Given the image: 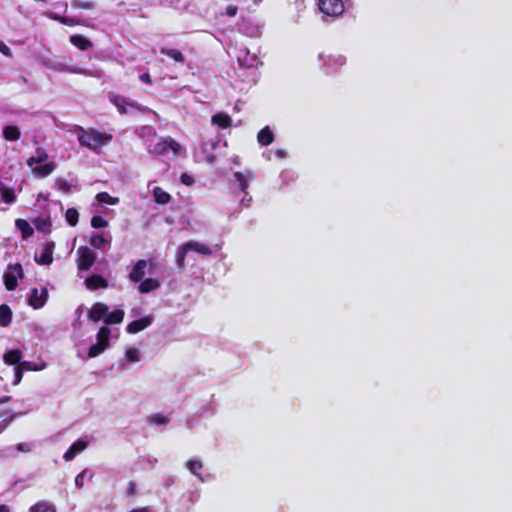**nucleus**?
<instances>
[{"label":"nucleus","instance_id":"1","mask_svg":"<svg viewBox=\"0 0 512 512\" xmlns=\"http://www.w3.org/2000/svg\"><path fill=\"white\" fill-rule=\"evenodd\" d=\"M75 132L80 146L86 147L97 154L101 152L103 146L108 145L113 139L112 134L100 132L95 128L86 129L82 126H76Z\"/></svg>","mask_w":512,"mask_h":512},{"label":"nucleus","instance_id":"2","mask_svg":"<svg viewBox=\"0 0 512 512\" xmlns=\"http://www.w3.org/2000/svg\"><path fill=\"white\" fill-rule=\"evenodd\" d=\"M109 101L117 108L120 114H127L130 109L139 111L141 113H149L150 108L139 104L136 101L130 100L125 96L110 93Z\"/></svg>","mask_w":512,"mask_h":512},{"label":"nucleus","instance_id":"3","mask_svg":"<svg viewBox=\"0 0 512 512\" xmlns=\"http://www.w3.org/2000/svg\"><path fill=\"white\" fill-rule=\"evenodd\" d=\"M111 330L108 326H102L97 332V342L88 349V357L95 358L102 354L110 346Z\"/></svg>","mask_w":512,"mask_h":512},{"label":"nucleus","instance_id":"4","mask_svg":"<svg viewBox=\"0 0 512 512\" xmlns=\"http://www.w3.org/2000/svg\"><path fill=\"white\" fill-rule=\"evenodd\" d=\"M78 258L76 260L79 271H88L96 261V253L86 246H81L77 251Z\"/></svg>","mask_w":512,"mask_h":512},{"label":"nucleus","instance_id":"5","mask_svg":"<svg viewBox=\"0 0 512 512\" xmlns=\"http://www.w3.org/2000/svg\"><path fill=\"white\" fill-rule=\"evenodd\" d=\"M24 272L22 265L17 263L14 265H9L8 270L4 273V284L8 291H13L16 289L18 283V278H23Z\"/></svg>","mask_w":512,"mask_h":512},{"label":"nucleus","instance_id":"6","mask_svg":"<svg viewBox=\"0 0 512 512\" xmlns=\"http://www.w3.org/2000/svg\"><path fill=\"white\" fill-rule=\"evenodd\" d=\"M319 10L332 17H338L344 12V3L342 0H318Z\"/></svg>","mask_w":512,"mask_h":512},{"label":"nucleus","instance_id":"7","mask_svg":"<svg viewBox=\"0 0 512 512\" xmlns=\"http://www.w3.org/2000/svg\"><path fill=\"white\" fill-rule=\"evenodd\" d=\"M109 308L105 303L95 302L91 308L88 310V319L92 322H99L101 320L104 321V318L107 315Z\"/></svg>","mask_w":512,"mask_h":512},{"label":"nucleus","instance_id":"8","mask_svg":"<svg viewBox=\"0 0 512 512\" xmlns=\"http://www.w3.org/2000/svg\"><path fill=\"white\" fill-rule=\"evenodd\" d=\"M55 249V242L48 241L43 248V251L40 256L35 254L34 261L38 265H50L53 262V253Z\"/></svg>","mask_w":512,"mask_h":512},{"label":"nucleus","instance_id":"9","mask_svg":"<svg viewBox=\"0 0 512 512\" xmlns=\"http://www.w3.org/2000/svg\"><path fill=\"white\" fill-rule=\"evenodd\" d=\"M48 299V290L46 288H42L41 292L38 291L37 288H34L31 291L28 303L34 309L42 308Z\"/></svg>","mask_w":512,"mask_h":512},{"label":"nucleus","instance_id":"10","mask_svg":"<svg viewBox=\"0 0 512 512\" xmlns=\"http://www.w3.org/2000/svg\"><path fill=\"white\" fill-rule=\"evenodd\" d=\"M152 322H153L152 316L142 317L140 319L130 322L126 327V331L129 334H136V333L146 329L147 327H149L152 324Z\"/></svg>","mask_w":512,"mask_h":512},{"label":"nucleus","instance_id":"11","mask_svg":"<svg viewBox=\"0 0 512 512\" xmlns=\"http://www.w3.org/2000/svg\"><path fill=\"white\" fill-rule=\"evenodd\" d=\"M46 15H47L48 18H50L52 20H55V21H58L61 24L66 25V26H70V27H73V26H83L84 23H85L84 19L74 18V17H66V16H62V15H59V14L54 13V12H48Z\"/></svg>","mask_w":512,"mask_h":512},{"label":"nucleus","instance_id":"12","mask_svg":"<svg viewBox=\"0 0 512 512\" xmlns=\"http://www.w3.org/2000/svg\"><path fill=\"white\" fill-rule=\"evenodd\" d=\"M86 288L92 291L108 287V280L98 274H93L85 280Z\"/></svg>","mask_w":512,"mask_h":512},{"label":"nucleus","instance_id":"13","mask_svg":"<svg viewBox=\"0 0 512 512\" xmlns=\"http://www.w3.org/2000/svg\"><path fill=\"white\" fill-rule=\"evenodd\" d=\"M147 261L140 259L136 262L131 272L129 273V279L133 283H139L146 273Z\"/></svg>","mask_w":512,"mask_h":512},{"label":"nucleus","instance_id":"14","mask_svg":"<svg viewBox=\"0 0 512 512\" xmlns=\"http://www.w3.org/2000/svg\"><path fill=\"white\" fill-rule=\"evenodd\" d=\"M321 58L323 59L325 65L330 68L336 70L337 67H341L346 63V58L342 56L341 54H327L321 55Z\"/></svg>","mask_w":512,"mask_h":512},{"label":"nucleus","instance_id":"15","mask_svg":"<svg viewBox=\"0 0 512 512\" xmlns=\"http://www.w3.org/2000/svg\"><path fill=\"white\" fill-rule=\"evenodd\" d=\"M87 442L84 440L75 441L69 449L64 453L63 458L65 461H71L75 456L87 448Z\"/></svg>","mask_w":512,"mask_h":512},{"label":"nucleus","instance_id":"16","mask_svg":"<svg viewBox=\"0 0 512 512\" xmlns=\"http://www.w3.org/2000/svg\"><path fill=\"white\" fill-rule=\"evenodd\" d=\"M69 40L80 51H87L93 47V43L87 37L80 34L70 36Z\"/></svg>","mask_w":512,"mask_h":512},{"label":"nucleus","instance_id":"17","mask_svg":"<svg viewBox=\"0 0 512 512\" xmlns=\"http://www.w3.org/2000/svg\"><path fill=\"white\" fill-rule=\"evenodd\" d=\"M211 122L213 125H216L222 129L230 128L232 125L231 117L227 113H224V112H219V113H216L215 115H213L211 118Z\"/></svg>","mask_w":512,"mask_h":512},{"label":"nucleus","instance_id":"18","mask_svg":"<svg viewBox=\"0 0 512 512\" xmlns=\"http://www.w3.org/2000/svg\"><path fill=\"white\" fill-rule=\"evenodd\" d=\"M33 223L35 228L43 234H50L52 232V222L49 216L37 217L33 220Z\"/></svg>","mask_w":512,"mask_h":512},{"label":"nucleus","instance_id":"19","mask_svg":"<svg viewBox=\"0 0 512 512\" xmlns=\"http://www.w3.org/2000/svg\"><path fill=\"white\" fill-rule=\"evenodd\" d=\"M31 169L36 176L44 178L49 176L56 169V165L54 162H48L40 166L34 165Z\"/></svg>","mask_w":512,"mask_h":512},{"label":"nucleus","instance_id":"20","mask_svg":"<svg viewBox=\"0 0 512 512\" xmlns=\"http://www.w3.org/2000/svg\"><path fill=\"white\" fill-rule=\"evenodd\" d=\"M15 226L20 230L21 236L25 240L32 237L34 234V229L30 225V223L25 219H16Z\"/></svg>","mask_w":512,"mask_h":512},{"label":"nucleus","instance_id":"21","mask_svg":"<svg viewBox=\"0 0 512 512\" xmlns=\"http://www.w3.org/2000/svg\"><path fill=\"white\" fill-rule=\"evenodd\" d=\"M23 357V354L21 350L19 349H13L7 351L4 356L3 360L7 365H15L18 366L21 363V359Z\"/></svg>","mask_w":512,"mask_h":512},{"label":"nucleus","instance_id":"22","mask_svg":"<svg viewBox=\"0 0 512 512\" xmlns=\"http://www.w3.org/2000/svg\"><path fill=\"white\" fill-rule=\"evenodd\" d=\"M257 140L262 146H268L274 141V134L269 126L262 128L258 132Z\"/></svg>","mask_w":512,"mask_h":512},{"label":"nucleus","instance_id":"23","mask_svg":"<svg viewBox=\"0 0 512 512\" xmlns=\"http://www.w3.org/2000/svg\"><path fill=\"white\" fill-rule=\"evenodd\" d=\"M159 287H160V283L157 279L147 278L144 280L142 279L140 281V285H139L138 289L142 294H147L149 292H152V291L158 289Z\"/></svg>","mask_w":512,"mask_h":512},{"label":"nucleus","instance_id":"24","mask_svg":"<svg viewBox=\"0 0 512 512\" xmlns=\"http://www.w3.org/2000/svg\"><path fill=\"white\" fill-rule=\"evenodd\" d=\"M124 310L122 309H115L112 312H107L106 317L104 318L105 326L112 325V324H120L124 319Z\"/></svg>","mask_w":512,"mask_h":512},{"label":"nucleus","instance_id":"25","mask_svg":"<svg viewBox=\"0 0 512 512\" xmlns=\"http://www.w3.org/2000/svg\"><path fill=\"white\" fill-rule=\"evenodd\" d=\"M48 159V154L44 148L38 147L36 149V155L31 156L27 159L26 164L33 168L34 165L45 162Z\"/></svg>","mask_w":512,"mask_h":512},{"label":"nucleus","instance_id":"26","mask_svg":"<svg viewBox=\"0 0 512 512\" xmlns=\"http://www.w3.org/2000/svg\"><path fill=\"white\" fill-rule=\"evenodd\" d=\"M186 245V249H188L189 251H195L201 255H211L212 254V250L210 249V247H208L207 245L205 244H202L200 242H197V241H188L185 243Z\"/></svg>","mask_w":512,"mask_h":512},{"label":"nucleus","instance_id":"27","mask_svg":"<svg viewBox=\"0 0 512 512\" xmlns=\"http://www.w3.org/2000/svg\"><path fill=\"white\" fill-rule=\"evenodd\" d=\"M234 178L238 182V186L241 192H246L249 186V179H254L255 175L252 172L248 174H244L242 172H235Z\"/></svg>","mask_w":512,"mask_h":512},{"label":"nucleus","instance_id":"28","mask_svg":"<svg viewBox=\"0 0 512 512\" xmlns=\"http://www.w3.org/2000/svg\"><path fill=\"white\" fill-rule=\"evenodd\" d=\"M13 313L7 304L0 305V326L7 327L12 322Z\"/></svg>","mask_w":512,"mask_h":512},{"label":"nucleus","instance_id":"29","mask_svg":"<svg viewBox=\"0 0 512 512\" xmlns=\"http://www.w3.org/2000/svg\"><path fill=\"white\" fill-rule=\"evenodd\" d=\"M187 469L196 477H198L201 481H203L202 477V469L203 463L198 459H189L186 463Z\"/></svg>","mask_w":512,"mask_h":512},{"label":"nucleus","instance_id":"30","mask_svg":"<svg viewBox=\"0 0 512 512\" xmlns=\"http://www.w3.org/2000/svg\"><path fill=\"white\" fill-rule=\"evenodd\" d=\"M153 197L155 202L161 205H165L171 200V195L159 186L153 189Z\"/></svg>","mask_w":512,"mask_h":512},{"label":"nucleus","instance_id":"31","mask_svg":"<svg viewBox=\"0 0 512 512\" xmlns=\"http://www.w3.org/2000/svg\"><path fill=\"white\" fill-rule=\"evenodd\" d=\"M3 137L7 141H17L21 137V132L17 126L7 125L3 129Z\"/></svg>","mask_w":512,"mask_h":512},{"label":"nucleus","instance_id":"32","mask_svg":"<svg viewBox=\"0 0 512 512\" xmlns=\"http://www.w3.org/2000/svg\"><path fill=\"white\" fill-rule=\"evenodd\" d=\"M0 193H1L2 200L5 203L10 204V203H13L16 201V194L12 187H7L6 185L1 184L0 185Z\"/></svg>","mask_w":512,"mask_h":512},{"label":"nucleus","instance_id":"33","mask_svg":"<svg viewBox=\"0 0 512 512\" xmlns=\"http://www.w3.org/2000/svg\"><path fill=\"white\" fill-rule=\"evenodd\" d=\"M160 53L174 59L176 62H179V63L185 62L184 55L177 49H170V48L162 47L160 49Z\"/></svg>","mask_w":512,"mask_h":512},{"label":"nucleus","instance_id":"34","mask_svg":"<svg viewBox=\"0 0 512 512\" xmlns=\"http://www.w3.org/2000/svg\"><path fill=\"white\" fill-rule=\"evenodd\" d=\"M89 242L95 249H101L106 244H109V240L101 233L92 235Z\"/></svg>","mask_w":512,"mask_h":512},{"label":"nucleus","instance_id":"35","mask_svg":"<svg viewBox=\"0 0 512 512\" xmlns=\"http://www.w3.org/2000/svg\"><path fill=\"white\" fill-rule=\"evenodd\" d=\"M30 512H56V509L48 502L39 501L30 507Z\"/></svg>","mask_w":512,"mask_h":512},{"label":"nucleus","instance_id":"36","mask_svg":"<svg viewBox=\"0 0 512 512\" xmlns=\"http://www.w3.org/2000/svg\"><path fill=\"white\" fill-rule=\"evenodd\" d=\"M149 422L161 426L168 424L170 422V418L162 413H155L149 416Z\"/></svg>","mask_w":512,"mask_h":512},{"label":"nucleus","instance_id":"37","mask_svg":"<svg viewBox=\"0 0 512 512\" xmlns=\"http://www.w3.org/2000/svg\"><path fill=\"white\" fill-rule=\"evenodd\" d=\"M65 218H66L67 223L70 226L74 227L78 223L79 213L75 208H69V209H67V211L65 213Z\"/></svg>","mask_w":512,"mask_h":512},{"label":"nucleus","instance_id":"38","mask_svg":"<svg viewBox=\"0 0 512 512\" xmlns=\"http://www.w3.org/2000/svg\"><path fill=\"white\" fill-rule=\"evenodd\" d=\"M169 150L168 147V137L162 138L158 143L154 146V153L157 155H164Z\"/></svg>","mask_w":512,"mask_h":512},{"label":"nucleus","instance_id":"39","mask_svg":"<svg viewBox=\"0 0 512 512\" xmlns=\"http://www.w3.org/2000/svg\"><path fill=\"white\" fill-rule=\"evenodd\" d=\"M96 199L98 202L100 203H105V204H110V205H114L117 203L118 199L117 198H114L112 197L109 193L107 192H100L96 195Z\"/></svg>","mask_w":512,"mask_h":512},{"label":"nucleus","instance_id":"40","mask_svg":"<svg viewBox=\"0 0 512 512\" xmlns=\"http://www.w3.org/2000/svg\"><path fill=\"white\" fill-rule=\"evenodd\" d=\"M91 226L95 229L104 228L108 226V222L102 216L95 215L91 218Z\"/></svg>","mask_w":512,"mask_h":512},{"label":"nucleus","instance_id":"41","mask_svg":"<svg viewBox=\"0 0 512 512\" xmlns=\"http://www.w3.org/2000/svg\"><path fill=\"white\" fill-rule=\"evenodd\" d=\"M168 147L173 151L174 155H180L182 152L181 145L171 137H168Z\"/></svg>","mask_w":512,"mask_h":512},{"label":"nucleus","instance_id":"42","mask_svg":"<svg viewBox=\"0 0 512 512\" xmlns=\"http://www.w3.org/2000/svg\"><path fill=\"white\" fill-rule=\"evenodd\" d=\"M189 252L188 249H186L185 243L181 246L180 250L178 251L176 261L178 266H182L185 261L186 254Z\"/></svg>","mask_w":512,"mask_h":512},{"label":"nucleus","instance_id":"43","mask_svg":"<svg viewBox=\"0 0 512 512\" xmlns=\"http://www.w3.org/2000/svg\"><path fill=\"white\" fill-rule=\"evenodd\" d=\"M125 356L128 361L136 362L139 360V351L136 348H130L126 351Z\"/></svg>","mask_w":512,"mask_h":512},{"label":"nucleus","instance_id":"44","mask_svg":"<svg viewBox=\"0 0 512 512\" xmlns=\"http://www.w3.org/2000/svg\"><path fill=\"white\" fill-rule=\"evenodd\" d=\"M20 366L24 369V371H38L41 368H38L34 362L31 361H21Z\"/></svg>","mask_w":512,"mask_h":512},{"label":"nucleus","instance_id":"45","mask_svg":"<svg viewBox=\"0 0 512 512\" xmlns=\"http://www.w3.org/2000/svg\"><path fill=\"white\" fill-rule=\"evenodd\" d=\"M23 373H24V369L20 366V364L15 367L14 384H19L21 382Z\"/></svg>","mask_w":512,"mask_h":512},{"label":"nucleus","instance_id":"46","mask_svg":"<svg viewBox=\"0 0 512 512\" xmlns=\"http://www.w3.org/2000/svg\"><path fill=\"white\" fill-rule=\"evenodd\" d=\"M238 13V7L236 5H229L226 7L225 12L222 15H226L228 17H234Z\"/></svg>","mask_w":512,"mask_h":512},{"label":"nucleus","instance_id":"47","mask_svg":"<svg viewBox=\"0 0 512 512\" xmlns=\"http://www.w3.org/2000/svg\"><path fill=\"white\" fill-rule=\"evenodd\" d=\"M180 180L186 186H191L194 183V178L186 173L181 175Z\"/></svg>","mask_w":512,"mask_h":512},{"label":"nucleus","instance_id":"48","mask_svg":"<svg viewBox=\"0 0 512 512\" xmlns=\"http://www.w3.org/2000/svg\"><path fill=\"white\" fill-rule=\"evenodd\" d=\"M0 52L4 56H8L9 57V56L12 55L10 48L1 40H0Z\"/></svg>","mask_w":512,"mask_h":512},{"label":"nucleus","instance_id":"49","mask_svg":"<svg viewBox=\"0 0 512 512\" xmlns=\"http://www.w3.org/2000/svg\"><path fill=\"white\" fill-rule=\"evenodd\" d=\"M139 79L141 82H143L144 84H148V85H151L153 82H152V79H151V76L149 73H143L139 76Z\"/></svg>","mask_w":512,"mask_h":512},{"label":"nucleus","instance_id":"50","mask_svg":"<svg viewBox=\"0 0 512 512\" xmlns=\"http://www.w3.org/2000/svg\"><path fill=\"white\" fill-rule=\"evenodd\" d=\"M75 484L77 487L81 488L84 485V472L78 474L75 478Z\"/></svg>","mask_w":512,"mask_h":512},{"label":"nucleus","instance_id":"51","mask_svg":"<svg viewBox=\"0 0 512 512\" xmlns=\"http://www.w3.org/2000/svg\"><path fill=\"white\" fill-rule=\"evenodd\" d=\"M136 493V484L133 481H130L127 488V495L133 496Z\"/></svg>","mask_w":512,"mask_h":512},{"label":"nucleus","instance_id":"52","mask_svg":"<svg viewBox=\"0 0 512 512\" xmlns=\"http://www.w3.org/2000/svg\"><path fill=\"white\" fill-rule=\"evenodd\" d=\"M244 193H245V196L242 198L241 203L243 205H245L246 207H248L250 201L252 200V198L250 196L248 197V193L247 192H244Z\"/></svg>","mask_w":512,"mask_h":512},{"label":"nucleus","instance_id":"53","mask_svg":"<svg viewBox=\"0 0 512 512\" xmlns=\"http://www.w3.org/2000/svg\"><path fill=\"white\" fill-rule=\"evenodd\" d=\"M17 450L22 451V452H28L29 451V447H28V445H26L24 443H19L17 445Z\"/></svg>","mask_w":512,"mask_h":512},{"label":"nucleus","instance_id":"54","mask_svg":"<svg viewBox=\"0 0 512 512\" xmlns=\"http://www.w3.org/2000/svg\"><path fill=\"white\" fill-rule=\"evenodd\" d=\"M60 189L65 191V192H68L70 190V186L67 182H62L61 185H60Z\"/></svg>","mask_w":512,"mask_h":512},{"label":"nucleus","instance_id":"55","mask_svg":"<svg viewBox=\"0 0 512 512\" xmlns=\"http://www.w3.org/2000/svg\"><path fill=\"white\" fill-rule=\"evenodd\" d=\"M0 512H10V511L6 505L2 504V505H0Z\"/></svg>","mask_w":512,"mask_h":512},{"label":"nucleus","instance_id":"56","mask_svg":"<svg viewBox=\"0 0 512 512\" xmlns=\"http://www.w3.org/2000/svg\"><path fill=\"white\" fill-rule=\"evenodd\" d=\"M9 399L10 397L8 396L0 398V405L6 403Z\"/></svg>","mask_w":512,"mask_h":512},{"label":"nucleus","instance_id":"57","mask_svg":"<svg viewBox=\"0 0 512 512\" xmlns=\"http://www.w3.org/2000/svg\"><path fill=\"white\" fill-rule=\"evenodd\" d=\"M278 155H279L280 157H283V156H284V152H283V151H279V152H278Z\"/></svg>","mask_w":512,"mask_h":512},{"label":"nucleus","instance_id":"58","mask_svg":"<svg viewBox=\"0 0 512 512\" xmlns=\"http://www.w3.org/2000/svg\"><path fill=\"white\" fill-rule=\"evenodd\" d=\"M81 7L82 8H89V5L88 4L87 5H82Z\"/></svg>","mask_w":512,"mask_h":512}]
</instances>
